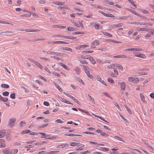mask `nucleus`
Segmentation results:
<instances>
[{
	"label": "nucleus",
	"instance_id": "423d86ee",
	"mask_svg": "<svg viewBox=\"0 0 154 154\" xmlns=\"http://www.w3.org/2000/svg\"><path fill=\"white\" fill-rule=\"evenodd\" d=\"M6 134V131L5 130H0V138L3 137Z\"/></svg>",
	"mask_w": 154,
	"mask_h": 154
},
{
	"label": "nucleus",
	"instance_id": "f704fd0d",
	"mask_svg": "<svg viewBox=\"0 0 154 154\" xmlns=\"http://www.w3.org/2000/svg\"><path fill=\"white\" fill-rule=\"evenodd\" d=\"M59 151H51L48 152H46V154H54V153H57Z\"/></svg>",
	"mask_w": 154,
	"mask_h": 154
},
{
	"label": "nucleus",
	"instance_id": "1a4fd4ad",
	"mask_svg": "<svg viewBox=\"0 0 154 154\" xmlns=\"http://www.w3.org/2000/svg\"><path fill=\"white\" fill-rule=\"evenodd\" d=\"M135 56L137 57H140L143 59L145 58L146 56L145 54H136L135 55Z\"/></svg>",
	"mask_w": 154,
	"mask_h": 154
},
{
	"label": "nucleus",
	"instance_id": "603ef678",
	"mask_svg": "<svg viewBox=\"0 0 154 154\" xmlns=\"http://www.w3.org/2000/svg\"><path fill=\"white\" fill-rule=\"evenodd\" d=\"M145 144L148 146L149 148L151 149L152 151H153L154 148L152 147V146L149 145V144L148 143H145Z\"/></svg>",
	"mask_w": 154,
	"mask_h": 154
},
{
	"label": "nucleus",
	"instance_id": "6ab92c4d",
	"mask_svg": "<svg viewBox=\"0 0 154 154\" xmlns=\"http://www.w3.org/2000/svg\"><path fill=\"white\" fill-rule=\"evenodd\" d=\"M8 98L7 97H2V96L0 98V101H2L3 102H6L8 101Z\"/></svg>",
	"mask_w": 154,
	"mask_h": 154
},
{
	"label": "nucleus",
	"instance_id": "6e6d98bb",
	"mask_svg": "<svg viewBox=\"0 0 154 154\" xmlns=\"http://www.w3.org/2000/svg\"><path fill=\"white\" fill-rule=\"evenodd\" d=\"M134 77H129L128 78V81H129V82H133V80H134Z\"/></svg>",
	"mask_w": 154,
	"mask_h": 154
},
{
	"label": "nucleus",
	"instance_id": "338daca9",
	"mask_svg": "<svg viewBox=\"0 0 154 154\" xmlns=\"http://www.w3.org/2000/svg\"><path fill=\"white\" fill-rule=\"evenodd\" d=\"M6 139H7V140H10L11 138L10 137V135H9V134L8 133V134H7L6 135Z\"/></svg>",
	"mask_w": 154,
	"mask_h": 154
},
{
	"label": "nucleus",
	"instance_id": "864d4df0",
	"mask_svg": "<svg viewBox=\"0 0 154 154\" xmlns=\"http://www.w3.org/2000/svg\"><path fill=\"white\" fill-rule=\"evenodd\" d=\"M55 27L59 28H66V26H61L59 25H55Z\"/></svg>",
	"mask_w": 154,
	"mask_h": 154
},
{
	"label": "nucleus",
	"instance_id": "58836bf2",
	"mask_svg": "<svg viewBox=\"0 0 154 154\" xmlns=\"http://www.w3.org/2000/svg\"><path fill=\"white\" fill-rule=\"evenodd\" d=\"M79 143H74V142H72V143H70V144H69V145L71 146H76L78 144H79Z\"/></svg>",
	"mask_w": 154,
	"mask_h": 154
},
{
	"label": "nucleus",
	"instance_id": "c03bdc74",
	"mask_svg": "<svg viewBox=\"0 0 154 154\" xmlns=\"http://www.w3.org/2000/svg\"><path fill=\"white\" fill-rule=\"evenodd\" d=\"M114 67H115V64L108 66H107V68L108 69H111L113 68Z\"/></svg>",
	"mask_w": 154,
	"mask_h": 154
},
{
	"label": "nucleus",
	"instance_id": "c9c22d12",
	"mask_svg": "<svg viewBox=\"0 0 154 154\" xmlns=\"http://www.w3.org/2000/svg\"><path fill=\"white\" fill-rule=\"evenodd\" d=\"M103 33L104 35H107L109 37H112V36L111 34L106 32H103Z\"/></svg>",
	"mask_w": 154,
	"mask_h": 154
},
{
	"label": "nucleus",
	"instance_id": "393cba45",
	"mask_svg": "<svg viewBox=\"0 0 154 154\" xmlns=\"http://www.w3.org/2000/svg\"><path fill=\"white\" fill-rule=\"evenodd\" d=\"M131 12L133 14H135V15L139 17H141V16L140 14L137 13L134 11L132 10Z\"/></svg>",
	"mask_w": 154,
	"mask_h": 154
},
{
	"label": "nucleus",
	"instance_id": "f03ea898",
	"mask_svg": "<svg viewBox=\"0 0 154 154\" xmlns=\"http://www.w3.org/2000/svg\"><path fill=\"white\" fill-rule=\"evenodd\" d=\"M100 44V41L98 40H96L93 42L91 44V48H94L95 47V46L98 45Z\"/></svg>",
	"mask_w": 154,
	"mask_h": 154
},
{
	"label": "nucleus",
	"instance_id": "4c0bfd02",
	"mask_svg": "<svg viewBox=\"0 0 154 154\" xmlns=\"http://www.w3.org/2000/svg\"><path fill=\"white\" fill-rule=\"evenodd\" d=\"M129 2L131 3V4L134 7H136L137 5L134 3V2L132 0H128Z\"/></svg>",
	"mask_w": 154,
	"mask_h": 154
},
{
	"label": "nucleus",
	"instance_id": "6e6552de",
	"mask_svg": "<svg viewBox=\"0 0 154 154\" xmlns=\"http://www.w3.org/2000/svg\"><path fill=\"white\" fill-rule=\"evenodd\" d=\"M97 79L99 81V82H100L101 83H102L103 84L106 85L107 86L106 84V83L103 80H102V79L99 76H98L97 77Z\"/></svg>",
	"mask_w": 154,
	"mask_h": 154
},
{
	"label": "nucleus",
	"instance_id": "37998d69",
	"mask_svg": "<svg viewBox=\"0 0 154 154\" xmlns=\"http://www.w3.org/2000/svg\"><path fill=\"white\" fill-rule=\"evenodd\" d=\"M88 96L89 99L91 100V101L93 103H95L94 100V99L93 98V97L89 95H88Z\"/></svg>",
	"mask_w": 154,
	"mask_h": 154
},
{
	"label": "nucleus",
	"instance_id": "0e129e2a",
	"mask_svg": "<svg viewBox=\"0 0 154 154\" xmlns=\"http://www.w3.org/2000/svg\"><path fill=\"white\" fill-rule=\"evenodd\" d=\"M82 53L85 52L86 54H88L92 53L93 52V51H82Z\"/></svg>",
	"mask_w": 154,
	"mask_h": 154
},
{
	"label": "nucleus",
	"instance_id": "20e7f679",
	"mask_svg": "<svg viewBox=\"0 0 154 154\" xmlns=\"http://www.w3.org/2000/svg\"><path fill=\"white\" fill-rule=\"evenodd\" d=\"M12 150L11 149H5L3 150V152L5 154H12Z\"/></svg>",
	"mask_w": 154,
	"mask_h": 154
},
{
	"label": "nucleus",
	"instance_id": "412c9836",
	"mask_svg": "<svg viewBox=\"0 0 154 154\" xmlns=\"http://www.w3.org/2000/svg\"><path fill=\"white\" fill-rule=\"evenodd\" d=\"M53 3L54 4L56 5H62L64 4V3L63 2H59L57 1H56L54 2H53Z\"/></svg>",
	"mask_w": 154,
	"mask_h": 154
},
{
	"label": "nucleus",
	"instance_id": "69168bd1",
	"mask_svg": "<svg viewBox=\"0 0 154 154\" xmlns=\"http://www.w3.org/2000/svg\"><path fill=\"white\" fill-rule=\"evenodd\" d=\"M44 69L48 73L51 74V72L49 70V69L47 67H45L44 68Z\"/></svg>",
	"mask_w": 154,
	"mask_h": 154
},
{
	"label": "nucleus",
	"instance_id": "2eb2a0df",
	"mask_svg": "<svg viewBox=\"0 0 154 154\" xmlns=\"http://www.w3.org/2000/svg\"><path fill=\"white\" fill-rule=\"evenodd\" d=\"M79 147L78 148H77L75 149L76 151H80L82 150L83 148V147L84 146V145L83 144H81L80 145L78 146Z\"/></svg>",
	"mask_w": 154,
	"mask_h": 154
},
{
	"label": "nucleus",
	"instance_id": "79ce46f5",
	"mask_svg": "<svg viewBox=\"0 0 154 154\" xmlns=\"http://www.w3.org/2000/svg\"><path fill=\"white\" fill-rule=\"evenodd\" d=\"M101 135L105 136V137H107L109 136V134L106 133H104L102 131L100 134Z\"/></svg>",
	"mask_w": 154,
	"mask_h": 154
},
{
	"label": "nucleus",
	"instance_id": "aec40b11",
	"mask_svg": "<svg viewBox=\"0 0 154 154\" xmlns=\"http://www.w3.org/2000/svg\"><path fill=\"white\" fill-rule=\"evenodd\" d=\"M48 125V124H43L41 125H39L38 126L37 128L38 129H39L41 128H43L46 127Z\"/></svg>",
	"mask_w": 154,
	"mask_h": 154
},
{
	"label": "nucleus",
	"instance_id": "ddd939ff",
	"mask_svg": "<svg viewBox=\"0 0 154 154\" xmlns=\"http://www.w3.org/2000/svg\"><path fill=\"white\" fill-rule=\"evenodd\" d=\"M115 67L119 68V69L123 70V67L121 65L115 63Z\"/></svg>",
	"mask_w": 154,
	"mask_h": 154
},
{
	"label": "nucleus",
	"instance_id": "de8ad7c7",
	"mask_svg": "<svg viewBox=\"0 0 154 154\" xmlns=\"http://www.w3.org/2000/svg\"><path fill=\"white\" fill-rule=\"evenodd\" d=\"M9 93L8 91H5L2 93V95L5 96H7L9 95Z\"/></svg>",
	"mask_w": 154,
	"mask_h": 154
},
{
	"label": "nucleus",
	"instance_id": "4468645a",
	"mask_svg": "<svg viewBox=\"0 0 154 154\" xmlns=\"http://www.w3.org/2000/svg\"><path fill=\"white\" fill-rule=\"evenodd\" d=\"M36 65L38 66V67L40 69H43L42 66L38 62L36 61V62H35V63Z\"/></svg>",
	"mask_w": 154,
	"mask_h": 154
},
{
	"label": "nucleus",
	"instance_id": "8fccbe9b",
	"mask_svg": "<svg viewBox=\"0 0 154 154\" xmlns=\"http://www.w3.org/2000/svg\"><path fill=\"white\" fill-rule=\"evenodd\" d=\"M100 149L103 151H108L109 150V149L108 148H105L104 147H100Z\"/></svg>",
	"mask_w": 154,
	"mask_h": 154
},
{
	"label": "nucleus",
	"instance_id": "a211bd4d",
	"mask_svg": "<svg viewBox=\"0 0 154 154\" xmlns=\"http://www.w3.org/2000/svg\"><path fill=\"white\" fill-rule=\"evenodd\" d=\"M76 73L77 75H79L80 72V69L79 67H76L75 70Z\"/></svg>",
	"mask_w": 154,
	"mask_h": 154
},
{
	"label": "nucleus",
	"instance_id": "2f4dec72",
	"mask_svg": "<svg viewBox=\"0 0 154 154\" xmlns=\"http://www.w3.org/2000/svg\"><path fill=\"white\" fill-rule=\"evenodd\" d=\"M140 95L142 101L144 102L145 101V100H144V97L143 95L142 94H140Z\"/></svg>",
	"mask_w": 154,
	"mask_h": 154
},
{
	"label": "nucleus",
	"instance_id": "680f3d73",
	"mask_svg": "<svg viewBox=\"0 0 154 154\" xmlns=\"http://www.w3.org/2000/svg\"><path fill=\"white\" fill-rule=\"evenodd\" d=\"M73 24L76 26L77 27H79L80 26H79V24L76 23V22L75 21H73V22H72Z\"/></svg>",
	"mask_w": 154,
	"mask_h": 154
},
{
	"label": "nucleus",
	"instance_id": "b1692460",
	"mask_svg": "<svg viewBox=\"0 0 154 154\" xmlns=\"http://www.w3.org/2000/svg\"><path fill=\"white\" fill-rule=\"evenodd\" d=\"M104 2L110 5H113V3L108 0H103Z\"/></svg>",
	"mask_w": 154,
	"mask_h": 154
},
{
	"label": "nucleus",
	"instance_id": "72a5a7b5",
	"mask_svg": "<svg viewBox=\"0 0 154 154\" xmlns=\"http://www.w3.org/2000/svg\"><path fill=\"white\" fill-rule=\"evenodd\" d=\"M126 17L124 16H123L122 17H118L117 18L115 17L114 18V19H117V20H121V19H122V20H125L126 19Z\"/></svg>",
	"mask_w": 154,
	"mask_h": 154
},
{
	"label": "nucleus",
	"instance_id": "3c124183",
	"mask_svg": "<svg viewBox=\"0 0 154 154\" xmlns=\"http://www.w3.org/2000/svg\"><path fill=\"white\" fill-rule=\"evenodd\" d=\"M112 5L119 8H122V7L121 6H120L117 4H114L113 3V5Z\"/></svg>",
	"mask_w": 154,
	"mask_h": 154
},
{
	"label": "nucleus",
	"instance_id": "052dcab7",
	"mask_svg": "<svg viewBox=\"0 0 154 154\" xmlns=\"http://www.w3.org/2000/svg\"><path fill=\"white\" fill-rule=\"evenodd\" d=\"M15 93H13L10 95V97L13 99H14L15 98Z\"/></svg>",
	"mask_w": 154,
	"mask_h": 154
},
{
	"label": "nucleus",
	"instance_id": "774afa93",
	"mask_svg": "<svg viewBox=\"0 0 154 154\" xmlns=\"http://www.w3.org/2000/svg\"><path fill=\"white\" fill-rule=\"evenodd\" d=\"M46 152V151H43L39 152L38 154H45Z\"/></svg>",
	"mask_w": 154,
	"mask_h": 154
},
{
	"label": "nucleus",
	"instance_id": "39448f33",
	"mask_svg": "<svg viewBox=\"0 0 154 154\" xmlns=\"http://www.w3.org/2000/svg\"><path fill=\"white\" fill-rule=\"evenodd\" d=\"M5 141L3 139H0V147L3 148L5 147Z\"/></svg>",
	"mask_w": 154,
	"mask_h": 154
},
{
	"label": "nucleus",
	"instance_id": "e433bc0d",
	"mask_svg": "<svg viewBox=\"0 0 154 154\" xmlns=\"http://www.w3.org/2000/svg\"><path fill=\"white\" fill-rule=\"evenodd\" d=\"M89 59L90 61L93 64H94L96 63V62L92 57H90Z\"/></svg>",
	"mask_w": 154,
	"mask_h": 154
},
{
	"label": "nucleus",
	"instance_id": "0eeeda50",
	"mask_svg": "<svg viewBox=\"0 0 154 154\" xmlns=\"http://www.w3.org/2000/svg\"><path fill=\"white\" fill-rule=\"evenodd\" d=\"M84 71L85 73H86L88 77L90 78L91 79L93 78V76L91 75H90V72L87 69H85Z\"/></svg>",
	"mask_w": 154,
	"mask_h": 154
},
{
	"label": "nucleus",
	"instance_id": "c85d7f7f",
	"mask_svg": "<svg viewBox=\"0 0 154 154\" xmlns=\"http://www.w3.org/2000/svg\"><path fill=\"white\" fill-rule=\"evenodd\" d=\"M30 131L29 130H25V131H22L21 132L22 134H25L29 133L30 132Z\"/></svg>",
	"mask_w": 154,
	"mask_h": 154
},
{
	"label": "nucleus",
	"instance_id": "a19ab883",
	"mask_svg": "<svg viewBox=\"0 0 154 154\" xmlns=\"http://www.w3.org/2000/svg\"><path fill=\"white\" fill-rule=\"evenodd\" d=\"M84 33L82 32H73L72 33V35H76V34H83Z\"/></svg>",
	"mask_w": 154,
	"mask_h": 154
},
{
	"label": "nucleus",
	"instance_id": "13d9d810",
	"mask_svg": "<svg viewBox=\"0 0 154 154\" xmlns=\"http://www.w3.org/2000/svg\"><path fill=\"white\" fill-rule=\"evenodd\" d=\"M112 27H119L121 26L120 24H114L112 25Z\"/></svg>",
	"mask_w": 154,
	"mask_h": 154
},
{
	"label": "nucleus",
	"instance_id": "e2e57ef3",
	"mask_svg": "<svg viewBox=\"0 0 154 154\" xmlns=\"http://www.w3.org/2000/svg\"><path fill=\"white\" fill-rule=\"evenodd\" d=\"M55 122H57L58 123H63V121L60 119H57L55 121Z\"/></svg>",
	"mask_w": 154,
	"mask_h": 154
},
{
	"label": "nucleus",
	"instance_id": "cd10ccee",
	"mask_svg": "<svg viewBox=\"0 0 154 154\" xmlns=\"http://www.w3.org/2000/svg\"><path fill=\"white\" fill-rule=\"evenodd\" d=\"M79 61L82 63L83 64H87L88 63L87 61L85 60H84L82 58H80L79 59Z\"/></svg>",
	"mask_w": 154,
	"mask_h": 154
},
{
	"label": "nucleus",
	"instance_id": "4d7b16f0",
	"mask_svg": "<svg viewBox=\"0 0 154 154\" xmlns=\"http://www.w3.org/2000/svg\"><path fill=\"white\" fill-rule=\"evenodd\" d=\"M2 23V24H11V25H13V24L11 23H9V22H7L6 21H2V23Z\"/></svg>",
	"mask_w": 154,
	"mask_h": 154
},
{
	"label": "nucleus",
	"instance_id": "9d476101",
	"mask_svg": "<svg viewBox=\"0 0 154 154\" xmlns=\"http://www.w3.org/2000/svg\"><path fill=\"white\" fill-rule=\"evenodd\" d=\"M125 86L126 84L124 82H122L121 83L120 87L122 91L125 90Z\"/></svg>",
	"mask_w": 154,
	"mask_h": 154
},
{
	"label": "nucleus",
	"instance_id": "f3484780",
	"mask_svg": "<svg viewBox=\"0 0 154 154\" xmlns=\"http://www.w3.org/2000/svg\"><path fill=\"white\" fill-rule=\"evenodd\" d=\"M45 40V38H35L32 40V41L33 42H35L38 41H44Z\"/></svg>",
	"mask_w": 154,
	"mask_h": 154
},
{
	"label": "nucleus",
	"instance_id": "5fc2aeb1",
	"mask_svg": "<svg viewBox=\"0 0 154 154\" xmlns=\"http://www.w3.org/2000/svg\"><path fill=\"white\" fill-rule=\"evenodd\" d=\"M125 107L126 108L127 111L129 114H131V112L130 110V109L126 105H125Z\"/></svg>",
	"mask_w": 154,
	"mask_h": 154
},
{
	"label": "nucleus",
	"instance_id": "49530a36",
	"mask_svg": "<svg viewBox=\"0 0 154 154\" xmlns=\"http://www.w3.org/2000/svg\"><path fill=\"white\" fill-rule=\"evenodd\" d=\"M77 81L79 82H80L82 83L83 85H84L85 83L82 79L80 78H77Z\"/></svg>",
	"mask_w": 154,
	"mask_h": 154
},
{
	"label": "nucleus",
	"instance_id": "4be33fe9",
	"mask_svg": "<svg viewBox=\"0 0 154 154\" xmlns=\"http://www.w3.org/2000/svg\"><path fill=\"white\" fill-rule=\"evenodd\" d=\"M114 138L115 139H117L118 140H119L121 141H123V142H125L123 140H122V138L120 137H119V136H115L114 137Z\"/></svg>",
	"mask_w": 154,
	"mask_h": 154
},
{
	"label": "nucleus",
	"instance_id": "473e14b6",
	"mask_svg": "<svg viewBox=\"0 0 154 154\" xmlns=\"http://www.w3.org/2000/svg\"><path fill=\"white\" fill-rule=\"evenodd\" d=\"M71 99L78 104L79 105L80 104V103L77 99H75V97H72Z\"/></svg>",
	"mask_w": 154,
	"mask_h": 154
},
{
	"label": "nucleus",
	"instance_id": "a878e982",
	"mask_svg": "<svg viewBox=\"0 0 154 154\" xmlns=\"http://www.w3.org/2000/svg\"><path fill=\"white\" fill-rule=\"evenodd\" d=\"M134 79L133 83H137L139 82V80L138 78L136 77H134Z\"/></svg>",
	"mask_w": 154,
	"mask_h": 154
},
{
	"label": "nucleus",
	"instance_id": "bb28decb",
	"mask_svg": "<svg viewBox=\"0 0 154 154\" xmlns=\"http://www.w3.org/2000/svg\"><path fill=\"white\" fill-rule=\"evenodd\" d=\"M107 80L108 82L111 83V84H113L115 83L113 80L111 78H108Z\"/></svg>",
	"mask_w": 154,
	"mask_h": 154
},
{
	"label": "nucleus",
	"instance_id": "9b49d317",
	"mask_svg": "<svg viewBox=\"0 0 154 154\" xmlns=\"http://www.w3.org/2000/svg\"><path fill=\"white\" fill-rule=\"evenodd\" d=\"M54 43H55V44H69V43L68 42H66L64 41H54Z\"/></svg>",
	"mask_w": 154,
	"mask_h": 154
},
{
	"label": "nucleus",
	"instance_id": "f8f14e48",
	"mask_svg": "<svg viewBox=\"0 0 154 154\" xmlns=\"http://www.w3.org/2000/svg\"><path fill=\"white\" fill-rule=\"evenodd\" d=\"M69 146V144H63L61 145H59L57 147V148H62L64 147H68Z\"/></svg>",
	"mask_w": 154,
	"mask_h": 154
},
{
	"label": "nucleus",
	"instance_id": "7ed1b4c3",
	"mask_svg": "<svg viewBox=\"0 0 154 154\" xmlns=\"http://www.w3.org/2000/svg\"><path fill=\"white\" fill-rule=\"evenodd\" d=\"M98 12L102 14L103 15H104L105 17H114V18L115 17L112 14H106L104 13L103 12L101 11H98Z\"/></svg>",
	"mask_w": 154,
	"mask_h": 154
},
{
	"label": "nucleus",
	"instance_id": "5701e85b",
	"mask_svg": "<svg viewBox=\"0 0 154 154\" xmlns=\"http://www.w3.org/2000/svg\"><path fill=\"white\" fill-rule=\"evenodd\" d=\"M1 87L4 88H9V85L7 84H3L1 85Z\"/></svg>",
	"mask_w": 154,
	"mask_h": 154
},
{
	"label": "nucleus",
	"instance_id": "c756f323",
	"mask_svg": "<svg viewBox=\"0 0 154 154\" xmlns=\"http://www.w3.org/2000/svg\"><path fill=\"white\" fill-rule=\"evenodd\" d=\"M67 29L70 31H73L75 30V29H74L71 27H68L67 29H66V30Z\"/></svg>",
	"mask_w": 154,
	"mask_h": 154
},
{
	"label": "nucleus",
	"instance_id": "a18cd8bd",
	"mask_svg": "<svg viewBox=\"0 0 154 154\" xmlns=\"http://www.w3.org/2000/svg\"><path fill=\"white\" fill-rule=\"evenodd\" d=\"M12 33V32L11 31L10 32H8V31H5V32H4L2 31L0 32V35L3 34L4 33H5L6 34H8L9 33Z\"/></svg>",
	"mask_w": 154,
	"mask_h": 154
},
{
	"label": "nucleus",
	"instance_id": "bf43d9fd",
	"mask_svg": "<svg viewBox=\"0 0 154 154\" xmlns=\"http://www.w3.org/2000/svg\"><path fill=\"white\" fill-rule=\"evenodd\" d=\"M124 51H134V48L126 49Z\"/></svg>",
	"mask_w": 154,
	"mask_h": 154
},
{
	"label": "nucleus",
	"instance_id": "7c9ffc66",
	"mask_svg": "<svg viewBox=\"0 0 154 154\" xmlns=\"http://www.w3.org/2000/svg\"><path fill=\"white\" fill-rule=\"evenodd\" d=\"M59 64L60 66H61L62 67H63V68L65 69H67V66H66L65 64H64V63H59Z\"/></svg>",
	"mask_w": 154,
	"mask_h": 154
},
{
	"label": "nucleus",
	"instance_id": "09e8293b",
	"mask_svg": "<svg viewBox=\"0 0 154 154\" xmlns=\"http://www.w3.org/2000/svg\"><path fill=\"white\" fill-rule=\"evenodd\" d=\"M40 59H42V60H46V61H49L50 60L49 58H47L40 57Z\"/></svg>",
	"mask_w": 154,
	"mask_h": 154
},
{
	"label": "nucleus",
	"instance_id": "dca6fc26",
	"mask_svg": "<svg viewBox=\"0 0 154 154\" xmlns=\"http://www.w3.org/2000/svg\"><path fill=\"white\" fill-rule=\"evenodd\" d=\"M65 136H81L79 134H64Z\"/></svg>",
	"mask_w": 154,
	"mask_h": 154
},
{
	"label": "nucleus",
	"instance_id": "f257e3e1",
	"mask_svg": "<svg viewBox=\"0 0 154 154\" xmlns=\"http://www.w3.org/2000/svg\"><path fill=\"white\" fill-rule=\"evenodd\" d=\"M16 119L15 118H13L10 119L8 121V125L10 128L13 127L15 124Z\"/></svg>",
	"mask_w": 154,
	"mask_h": 154
},
{
	"label": "nucleus",
	"instance_id": "ea45409f",
	"mask_svg": "<svg viewBox=\"0 0 154 154\" xmlns=\"http://www.w3.org/2000/svg\"><path fill=\"white\" fill-rule=\"evenodd\" d=\"M54 85L61 92L62 91V89L56 83H55Z\"/></svg>",
	"mask_w": 154,
	"mask_h": 154
}]
</instances>
